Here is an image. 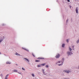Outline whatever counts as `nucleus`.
Segmentation results:
<instances>
[{"label": "nucleus", "instance_id": "f257e3e1", "mask_svg": "<svg viewBox=\"0 0 79 79\" xmlns=\"http://www.w3.org/2000/svg\"><path fill=\"white\" fill-rule=\"evenodd\" d=\"M60 57V54H58L56 55V58H58Z\"/></svg>", "mask_w": 79, "mask_h": 79}, {"label": "nucleus", "instance_id": "f03ea898", "mask_svg": "<svg viewBox=\"0 0 79 79\" xmlns=\"http://www.w3.org/2000/svg\"><path fill=\"white\" fill-rule=\"evenodd\" d=\"M38 60H44V57H38L37 58Z\"/></svg>", "mask_w": 79, "mask_h": 79}, {"label": "nucleus", "instance_id": "7ed1b4c3", "mask_svg": "<svg viewBox=\"0 0 79 79\" xmlns=\"http://www.w3.org/2000/svg\"><path fill=\"white\" fill-rule=\"evenodd\" d=\"M64 72H65V73H69L70 72V71L69 70H64Z\"/></svg>", "mask_w": 79, "mask_h": 79}, {"label": "nucleus", "instance_id": "20e7f679", "mask_svg": "<svg viewBox=\"0 0 79 79\" xmlns=\"http://www.w3.org/2000/svg\"><path fill=\"white\" fill-rule=\"evenodd\" d=\"M76 11L77 13H78V7H77L76 9Z\"/></svg>", "mask_w": 79, "mask_h": 79}, {"label": "nucleus", "instance_id": "39448f33", "mask_svg": "<svg viewBox=\"0 0 79 79\" xmlns=\"http://www.w3.org/2000/svg\"><path fill=\"white\" fill-rule=\"evenodd\" d=\"M24 59L25 60H26V61H28V62H29V60H28V59H27L26 58H24Z\"/></svg>", "mask_w": 79, "mask_h": 79}, {"label": "nucleus", "instance_id": "423d86ee", "mask_svg": "<svg viewBox=\"0 0 79 79\" xmlns=\"http://www.w3.org/2000/svg\"><path fill=\"white\" fill-rule=\"evenodd\" d=\"M8 74H7L6 75V78H5V79H7V78H8Z\"/></svg>", "mask_w": 79, "mask_h": 79}, {"label": "nucleus", "instance_id": "0eeeda50", "mask_svg": "<svg viewBox=\"0 0 79 79\" xmlns=\"http://www.w3.org/2000/svg\"><path fill=\"white\" fill-rule=\"evenodd\" d=\"M41 65H42V66H45V63L42 64H41Z\"/></svg>", "mask_w": 79, "mask_h": 79}, {"label": "nucleus", "instance_id": "6e6552de", "mask_svg": "<svg viewBox=\"0 0 79 79\" xmlns=\"http://www.w3.org/2000/svg\"><path fill=\"white\" fill-rule=\"evenodd\" d=\"M42 72H43L44 74L45 72H44V69H42Z\"/></svg>", "mask_w": 79, "mask_h": 79}, {"label": "nucleus", "instance_id": "1a4fd4ad", "mask_svg": "<svg viewBox=\"0 0 79 79\" xmlns=\"http://www.w3.org/2000/svg\"><path fill=\"white\" fill-rule=\"evenodd\" d=\"M67 54H68V55H70L71 54V52H67Z\"/></svg>", "mask_w": 79, "mask_h": 79}, {"label": "nucleus", "instance_id": "9d476101", "mask_svg": "<svg viewBox=\"0 0 79 79\" xmlns=\"http://www.w3.org/2000/svg\"><path fill=\"white\" fill-rule=\"evenodd\" d=\"M65 45V44H63L62 45V47H64V46Z\"/></svg>", "mask_w": 79, "mask_h": 79}, {"label": "nucleus", "instance_id": "9b49d317", "mask_svg": "<svg viewBox=\"0 0 79 79\" xmlns=\"http://www.w3.org/2000/svg\"><path fill=\"white\" fill-rule=\"evenodd\" d=\"M69 50L70 52H71V50H72V49L71 48H70V47H69Z\"/></svg>", "mask_w": 79, "mask_h": 79}, {"label": "nucleus", "instance_id": "f8f14e48", "mask_svg": "<svg viewBox=\"0 0 79 79\" xmlns=\"http://www.w3.org/2000/svg\"><path fill=\"white\" fill-rule=\"evenodd\" d=\"M6 64H11V63L9 62H7L6 63Z\"/></svg>", "mask_w": 79, "mask_h": 79}, {"label": "nucleus", "instance_id": "ddd939ff", "mask_svg": "<svg viewBox=\"0 0 79 79\" xmlns=\"http://www.w3.org/2000/svg\"><path fill=\"white\" fill-rule=\"evenodd\" d=\"M16 55H18V56H19L20 55L18 54V53H16Z\"/></svg>", "mask_w": 79, "mask_h": 79}, {"label": "nucleus", "instance_id": "4468645a", "mask_svg": "<svg viewBox=\"0 0 79 79\" xmlns=\"http://www.w3.org/2000/svg\"><path fill=\"white\" fill-rule=\"evenodd\" d=\"M35 61V62H39L40 61V60H36Z\"/></svg>", "mask_w": 79, "mask_h": 79}, {"label": "nucleus", "instance_id": "2eb2a0df", "mask_svg": "<svg viewBox=\"0 0 79 79\" xmlns=\"http://www.w3.org/2000/svg\"><path fill=\"white\" fill-rule=\"evenodd\" d=\"M14 72H15L16 73H17V72H18V70H14Z\"/></svg>", "mask_w": 79, "mask_h": 79}, {"label": "nucleus", "instance_id": "dca6fc26", "mask_svg": "<svg viewBox=\"0 0 79 79\" xmlns=\"http://www.w3.org/2000/svg\"><path fill=\"white\" fill-rule=\"evenodd\" d=\"M37 67H41V65H37Z\"/></svg>", "mask_w": 79, "mask_h": 79}, {"label": "nucleus", "instance_id": "f3484780", "mask_svg": "<svg viewBox=\"0 0 79 79\" xmlns=\"http://www.w3.org/2000/svg\"><path fill=\"white\" fill-rule=\"evenodd\" d=\"M33 56L34 57H35V55H34V54L32 53V54Z\"/></svg>", "mask_w": 79, "mask_h": 79}, {"label": "nucleus", "instance_id": "a211bd4d", "mask_svg": "<svg viewBox=\"0 0 79 79\" xmlns=\"http://www.w3.org/2000/svg\"><path fill=\"white\" fill-rule=\"evenodd\" d=\"M66 42H68H68H69V41H68V40H67Z\"/></svg>", "mask_w": 79, "mask_h": 79}, {"label": "nucleus", "instance_id": "6ab92c4d", "mask_svg": "<svg viewBox=\"0 0 79 79\" xmlns=\"http://www.w3.org/2000/svg\"><path fill=\"white\" fill-rule=\"evenodd\" d=\"M3 40H0V43L2 42Z\"/></svg>", "mask_w": 79, "mask_h": 79}, {"label": "nucleus", "instance_id": "aec40b11", "mask_svg": "<svg viewBox=\"0 0 79 79\" xmlns=\"http://www.w3.org/2000/svg\"><path fill=\"white\" fill-rule=\"evenodd\" d=\"M46 68H48V65H46Z\"/></svg>", "mask_w": 79, "mask_h": 79}, {"label": "nucleus", "instance_id": "412c9836", "mask_svg": "<svg viewBox=\"0 0 79 79\" xmlns=\"http://www.w3.org/2000/svg\"><path fill=\"white\" fill-rule=\"evenodd\" d=\"M32 76H33V77H34V75L33 74H32Z\"/></svg>", "mask_w": 79, "mask_h": 79}, {"label": "nucleus", "instance_id": "4be33fe9", "mask_svg": "<svg viewBox=\"0 0 79 79\" xmlns=\"http://www.w3.org/2000/svg\"><path fill=\"white\" fill-rule=\"evenodd\" d=\"M62 64H58L59 66H61V65H62Z\"/></svg>", "mask_w": 79, "mask_h": 79}, {"label": "nucleus", "instance_id": "5701e85b", "mask_svg": "<svg viewBox=\"0 0 79 79\" xmlns=\"http://www.w3.org/2000/svg\"><path fill=\"white\" fill-rule=\"evenodd\" d=\"M22 69L24 70V71L25 70V69H24L23 68H22Z\"/></svg>", "mask_w": 79, "mask_h": 79}, {"label": "nucleus", "instance_id": "b1692460", "mask_svg": "<svg viewBox=\"0 0 79 79\" xmlns=\"http://www.w3.org/2000/svg\"><path fill=\"white\" fill-rule=\"evenodd\" d=\"M67 0L68 2H70V1L69 0Z\"/></svg>", "mask_w": 79, "mask_h": 79}, {"label": "nucleus", "instance_id": "393cba45", "mask_svg": "<svg viewBox=\"0 0 79 79\" xmlns=\"http://www.w3.org/2000/svg\"><path fill=\"white\" fill-rule=\"evenodd\" d=\"M23 49H24V50H27V49L24 48H23Z\"/></svg>", "mask_w": 79, "mask_h": 79}, {"label": "nucleus", "instance_id": "a878e982", "mask_svg": "<svg viewBox=\"0 0 79 79\" xmlns=\"http://www.w3.org/2000/svg\"><path fill=\"white\" fill-rule=\"evenodd\" d=\"M62 60H63V61H64V58H62Z\"/></svg>", "mask_w": 79, "mask_h": 79}, {"label": "nucleus", "instance_id": "bb28decb", "mask_svg": "<svg viewBox=\"0 0 79 79\" xmlns=\"http://www.w3.org/2000/svg\"><path fill=\"white\" fill-rule=\"evenodd\" d=\"M67 22H68V20H67V21H66Z\"/></svg>", "mask_w": 79, "mask_h": 79}, {"label": "nucleus", "instance_id": "cd10ccee", "mask_svg": "<svg viewBox=\"0 0 79 79\" xmlns=\"http://www.w3.org/2000/svg\"><path fill=\"white\" fill-rule=\"evenodd\" d=\"M58 63H60V61H59Z\"/></svg>", "mask_w": 79, "mask_h": 79}, {"label": "nucleus", "instance_id": "c85d7f7f", "mask_svg": "<svg viewBox=\"0 0 79 79\" xmlns=\"http://www.w3.org/2000/svg\"><path fill=\"white\" fill-rule=\"evenodd\" d=\"M19 74H21V73H19Z\"/></svg>", "mask_w": 79, "mask_h": 79}, {"label": "nucleus", "instance_id": "c756f323", "mask_svg": "<svg viewBox=\"0 0 79 79\" xmlns=\"http://www.w3.org/2000/svg\"><path fill=\"white\" fill-rule=\"evenodd\" d=\"M73 48H74V47L73 46Z\"/></svg>", "mask_w": 79, "mask_h": 79}, {"label": "nucleus", "instance_id": "7c9ffc66", "mask_svg": "<svg viewBox=\"0 0 79 79\" xmlns=\"http://www.w3.org/2000/svg\"><path fill=\"white\" fill-rule=\"evenodd\" d=\"M1 54V52H0V54Z\"/></svg>", "mask_w": 79, "mask_h": 79}, {"label": "nucleus", "instance_id": "2f4dec72", "mask_svg": "<svg viewBox=\"0 0 79 79\" xmlns=\"http://www.w3.org/2000/svg\"><path fill=\"white\" fill-rule=\"evenodd\" d=\"M70 8H71V6H70Z\"/></svg>", "mask_w": 79, "mask_h": 79}, {"label": "nucleus", "instance_id": "473e14b6", "mask_svg": "<svg viewBox=\"0 0 79 79\" xmlns=\"http://www.w3.org/2000/svg\"><path fill=\"white\" fill-rule=\"evenodd\" d=\"M65 79H67V78H65Z\"/></svg>", "mask_w": 79, "mask_h": 79}]
</instances>
